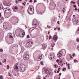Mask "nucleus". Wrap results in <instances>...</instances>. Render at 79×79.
<instances>
[{"mask_svg":"<svg viewBox=\"0 0 79 79\" xmlns=\"http://www.w3.org/2000/svg\"><path fill=\"white\" fill-rule=\"evenodd\" d=\"M22 37H23L24 36V35H25V32H24V31L22 33Z\"/></svg>","mask_w":79,"mask_h":79,"instance_id":"6ab92c4d","label":"nucleus"},{"mask_svg":"<svg viewBox=\"0 0 79 79\" xmlns=\"http://www.w3.org/2000/svg\"><path fill=\"white\" fill-rule=\"evenodd\" d=\"M35 19H34L33 21V23H32V25L34 26L35 25V27H37L39 26V22H35Z\"/></svg>","mask_w":79,"mask_h":79,"instance_id":"423d86ee","label":"nucleus"},{"mask_svg":"<svg viewBox=\"0 0 79 79\" xmlns=\"http://www.w3.org/2000/svg\"><path fill=\"white\" fill-rule=\"evenodd\" d=\"M56 61L57 62V63H59V62H60V61L58 59H57L56 60Z\"/></svg>","mask_w":79,"mask_h":79,"instance_id":"c756f323","label":"nucleus"},{"mask_svg":"<svg viewBox=\"0 0 79 79\" xmlns=\"http://www.w3.org/2000/svg\"><path fill=\"white\" fill-rule=\"evenodd\" d=\"M54 54H52L50 55L49 57L51 59H53V58H54Z\"/></svg>","mask_w":79,"mask_h":79,"instance_id":"ddd939ff","label":"nucleus"},{"mask_svg":"<svg viewBox=\"0 0 79 79\" xmlns=\"http://www.w3.org/2000/svg\"><path fill=\"white\" fill-rule=\"evenodd\" d=\"M15 2L16 3H18L19 2L18 1H15Z\"/></svg>","mask_w":79,"mask_h":79,"instance_id":"6e6d98bb","label":"nucleus"},{"mask_svg":"<svg viewBox=\"0 0 79 79\" xmlns=\"http://www.w3.org/2000/svg\"><path fill=\"white\" fill-rule=\"evenodd\" d=\"M62 55H63V51H60L58 53L57 56L58 57H59V58H60V57H61Z\"/></svg>","mask_w":79,"mask_h":79,"instance_id":"6e6552de","label":"nucleus"},{"mask_svg":"<svg viewBox=\"0 0 79 79\" xmlns=\"http://www.w3.org/2000/svg\"><path fill=\"white\" fill-rule=\"evenodd\" d=\"M12 34L11 33H8L7 35V36L10 38V39H13V36L11 35Z\"/></svg>","mask_w":79,"mask_h":79,"instance_id":"1a4fd4ad","label":"nucleus"},{"mask_svg":"<svg viewBox=\"0 0 79 79\" xmlns=\"http://www.w3.org/2000/svg\"><path fill=\"white\" fill-rule=\"evenodd\" d=\"M49 75H50V76H52V75H53V73H52V72L49 73Z\"/></svg>","mask_w":79,"mask_h":79,"instance_id":"393cba45","label":"nucleus"},{"mask_svg":"<svg viewBox=\"0 0 79 79\" xmlns=\"http://www.w3.org/2000/svg\"><path fill=\"white\" fill-rule=\"evenodd\" d=\"M55 70H56V71H54V72L55 73H56V70L55 69Z\"/></svg>","mask_w":79,"mask_h":79,"instance_id":"bf43d9fd","label":"nucleus"},{"mask_svg":"<svg viewBox=\"0 0 79 79\" xmlns=\"http://www.w3.org/2000/svg\"><path fill=\"white\" fill-rule=\"evenodd\" d=\"M34 3H36L37 2V0H34Z\"/></svg>","mask_w":79,"mask_h":79,"instance_id":"09e8293b","label":"nucleus"},{"mask_svg":"<svg viewBox=\"0 0 79 79\" xmlns=\"http://www.w3.org/2000/svg\"><path fill=\"white\" fill-rule=\"evenodd\" d=\"M8 75L10 77H11V75L10 74V73H8Z\"/></svg>","mask_w":79,"mask_h":79,"instance_id":"2f4dec72","label":"nucleus"},{"mask_svg":"<svg viewBox=\"0 0 79 79\" xmlns=\"http://www.w3.org/2000/svg\"><path fill=\"white\" fill-rule=\"evenodd\" d=\"M56 28H54V30L55 31H56Z\"/></svg>","mask_w":79,"mask_h":79,"instance_id":"0e129e2a","label":"nucleus"},{"mask_svg":"<svg viewBox=\"0 0 79 79\" xmlns=\"http://www.w3.org/2000/svg\"><path fill=\"white\" fill-rule=\"evenodd\" d=\"M60 70H58L57 72V73H60Z\"/></svg>","mask_w":79,"mask_h":79,"instance_id":"49530a36","label":"nucleus"},{"mask_svg":"<svg viewBox=\"0 0 79 79\" xmlns=\"http://www.w3.org/2000/svg\"><path fill=\"white\" fill-rule=\"evenodd\" d=\"M17 18V19L18 21H17V22L16 23H18V21L19 20V19H18V18Z\"/></svg>","mask_w":79,"mask_h":79,"instance_id":"864d4df0","label":"nucleus"},{"mask_svg":"<svg viewBox=\"0 0 79 79\" xmlns=\"http://www.w3.org/2000/svg\"><path fill=\"white\" fill-rule=\"evenodd\" d=\"M79 22V18H77L76 19V18L74 19L73 21V24H76L77 23H78Z\"/></svg>","mask_w":79,"mask_h":79,"instance_id":"39448f33","label":"nucleus"},{"mask_svg":"<svg viewBox=\"0 0 79 79\" xmlns=\"http://www.w3.org/2000/svg\"><path fill=\"white\" fill-rule=\"evenodd\" d=\"M14 9H15V10H18V7H17V6H15V7L14 8Z\"/></svg>","mask_w":79,"mask_h":79,"instance_id":"a878e982","label":"nucleus"},{"mask_svg":"<svg viewBox=\"0 0 79 79\" xmlns=\"http://www.w3.org/2000/svg\"><path fill=\"white\" fill-rule=\"evenodd\" d=\"M21 70H22V71L23 72L24 71V70H25V69H24V67L23 68V67H22L20 69Z\"/></svg>","mask_w":79,"mask_h":79,"instance_id":"f3484780","label":"nucleus"},{"mask_svg":"<svg viewBox=\"0 0 79 79\" xmlns=\"http://www.w3.org/2000/svg\"><path fill=\"white\" fill-rule=\"evenodd\" d=\"M7 68L8 69H9V68H10V67H9V65H7Z\"/></svg>","mask_w":79,"mask_h":79,"instance_id":"37998d69","label":"nucleus"},{"mask_svg":"<svg viewBox=\"0 0 79 79\" xmlns=\"http://www.w3.org/2000/svg\"><path fill=\"white\" fill-rule=\"evenodd\" d=\"M73 4H75V2H73Z\"/></svg>","mask_w":79,"mask_h":79,"instance_id":"338daca9","label":"nucleus"},{"mask_svg":"<svg viewBox=\"0 0 79 79\" xmlns=\"http://www.w3.org/2000/svg\"><path fill=\"white\" fill-rule=\"evenodd\" d=\"M78 12L79 13V9H78Z\"/></svg>","mask_w":79,"mask_h":79,"instance_id":"774afa93","label":"nucleus"},{"mask_svg":"<svg viewBox=\"0 0 79 79\" xmlns=\"http://www.w3.org/2000/svg\"><path fill=\"white\" fill-rule=\"evenodd\" d=\"M4 62H5V63H6V59H4Z\"/></svg>","mask_w":79,"mask_h":79,"instance_id":"58836bf2","label":"nucleus"},{"mask_svg":"<svg viewBox=\"0 0 79 79\" xmlns=\"http://www.w3.org/2000/svg\"><path fill=\"white\" fill-rule=\"evenodd\" d=\"M4 13H10L11 12V9L10 8L6 7L3 9Z\"/></svg>","mask_w":79,"mask_h":79,"instance_id":"f03ea898","label":"nucleus"},{"mask_svg":"<svg viewBox=\"0 0 79 79\" xmlns=\"http://www.w3.org/2000/svg\"><path fill=\"white\" fill-rule=\"evenodd\" d=\"M5 2H4V4L5 6H10V5L9 4H5Z\"/></svg>","mask_w":79,"mask_h":79,"instance_id":"dca6fc26","label":"nucleus"},{"mask_svg":"<svg viewBox=\"0 0 79 79\" xmlns=\"http://www.w3.org/2000/svg\"><path fill=\"white\" fill-rule=\"evenodd\" d=\"M43 56H44L43 55L41 54L40 55V57H39L38 59L39 61H40V60H41V59H42V58H43Z\"/></svg>","mask_w":79,"mask_h":79,"instance_id":"f8f14e48","label":"nucleus"},{"mask_svg":"<svg viewBox=\"0 0 79 79\" xmlns=\"http://www.w3.org/2000/svg\"><path fill=\"white\" fill-rule=\"evenodd\" d=\"M31 29V31H32L33 30H34V29H37L36 28H34V27H32Z\"/></svg>","mask_w":79,"mask_h":79,"instance_id":"a211bd4d","label":"nucleus"},{"mask_svg":"<svg viewBox=\"0 0 79 79\" xmlns=\"http://www.w3.org/2000/svg\"><path fill=\"white\" fill-rule=\"evenodd\" d=\"M3 17H2V15H1V13H0V19H3Z\"/></svg>","mask_w":79,"mask_h":79,"instance_id":"4be33fe9","label":"nucleus"},{"mask_svg":"<svg viewBox=\"0 0 79 79\" xmlns=\"http://www.w3.org/2000/svg\"><path fill=\"white\" fill-rule=\"evenodd\" d=\"M51 38H52V36H51V35H50L49 37V39L50 40L51 39Z\"/></svg>","mask_w":79,"mask_h":79,"instance_id":"f704fd0d","label":"nucleus"},{"mask_svg":"<svg viewBox=\"0 0 79 79\" xmlns=\"http://www.w3.org/2000/svg\"><path fill=\"white\" fill-rule=\"evenodd\" d=\"M40 64H41V65H42V66H44V63L43 61H42L40 62Z\"/></svg>","mask_w":79,"mask_h":79,"instance_id":"bb28decb","label":"nucleus"},{"mask_svg":"<svg viewBox=\"0 0 79 79\" xmlns=\"http://www.w3.org/2000/svg\"><path fill=\"white\" fill-rule=\"evenodd\" d=\"M78 10V9H77V7H75V9H74V10L75 11H77V10Z\"/></svg>","mask_w":79,"mask_h":79,"instance_id":"473e14b6","label":"nucleus"},{"mask_svg":"<svg viewBox=\"0 0 79 79\" xmlns=\"http://www.w3.org/2000/svg\"><path fill=\"white\" fill-rule=\"evenodd\" d=\"M23 58L25 60H27L29 58V55L28 54H26L23 55Z\"/></svg>","mask_w":79,"mask_h":79,"instance_id":"20e7f679","label":"nucleus"},{"mask_svg":"<svg viewBox=\"0 0 79 79\" xmlns=\"http://www.w3.org/2000/svg\"><path fill=\"white\" fill-rule=\"evenodd\" d=\"M32 41H33V40H32L28 41L27 43V46L28 47H32L33 44V42Z\"/></svg>","mask_w":79,"mask_h":79,"instance_id":"f257e3e1","label":"nucleus"},{"mask_svg":"<svg viewBox=\"0 0 79 79\" xmlns=\"http://www.w3.org/2000/svg\"><path fill=\"white\" fill-rule=\"evenodd\" d=\"M14 68L15 69H18V67L17 66H14Z\"/></svg>","mask_w":79,"mask_h":79,"instance_id":"aec40b11","label":"nucleus"},{"mask_svg":"<svg viewBox=\"0 0 79 79\" xmlns=\"http://www.w3.org/2000/svg\"><path fill=\"white\" fill-rule=\"evenodd\" d=\"M68 69H70L71 68H70V66H68Z\"/></svg>","mask_w":79,"mask_h":79,"instance_id":"ea45409f","label":"nucleus"},{"mask_svg":"<svg viewBox=\"0 0 79 79\" xmlns=\"http://www.w3.org/2000/svg\"><path fill=\"white\" fill-rule=\"evenodd\" d=\"M29 2H31V3H32V2H33L32 0H30L29 1Z\"/></svg>","mask_w":79,"mask_h":79,"instance_id":"c03bdc74","label":"nucleus"},{"mask_svg":"<svg viewBox=\"0 0 79 79\" xmlns=\"http://www.w3.org/2000/svg\"><path fill=\"white\" fill-rule=\"evenodd\" d=\"M70 58H73V57H72V56H71V55H70Z\"/></svg>","mask_w":79,"mask_h":79,"instance_id":"8fccbe9b","label":"nucleus"},{"mask_svg":"<svg viewBox=\"0 0 79 79\" xmlns=\"http://www.w3.org/2000/svg\"><path fill=\"white\" fill-rule=\"evenodd\" d=\"M0 52L1 53H2V52H3V50L2 49H0Z\"/></svg>","mask_w":79,"mask_h":79,"instance_id":"cd10ccee","label":"nucleus"},{"mask_svg":"<svg viewBox=\"0 0 79 79\" xmlns=\"http://www.w3.org/2000/svg\"><path fill=\"white\" fill-rule=\"evenodd\" d=\"M66 68H63V69H62V71H64V70H66Z\"/></svg>","mask_w":79,"mask_h":79,"instance_id":"c85d7f7f","label":"nucleus"},{"mask_svg":"<svg viewBox=\"0 0 79 79\" xmlns=\"http://www.w3.org/2000/svg\"><path fill=\"white\" fill-rule=\"evenodd\" d=\"M60 64H63V61H62V60L60 61Z\"/></svg>","mask_w":79,"mask_h":79,"instance_id":"e433bc0d","label":"nucleus"},{"mask_svg":"<svg viewBox=\"0 0 79 79\" xmlns=\"http://www.w3.org/2000/svg\"><path fill=\"white\" fill-rule=\"evenodd\" d=\"M74 63H77V62H78V61L77 60H74Z\"/></svg>","mask_w":79,"mask_h":79,"instance_id":"7c9ffc66","label":"nucleus"},{"mask_svg":"<svg viewBox=\"0 0 79 79\" xmlns=\"http://www.w3.org/2000/svg\"><path fill=\"white\" fill-rule=\"evenodd\" d=\"M59 75L60 76L61 75V73H60Z\"/></svg>","mask_w":79,"mask_h":79,"instance_id":"3c124183","label":"nucleus"},{"mask_svg":"<svg viewBox=\"0 0 79 79\" xmlns=\"http://www.w3.org/2000/svg\"><path fill=\"white\" fill-rule=\"evenodd\" d=\"M43 69L45 71L46 74H47V73H48V72H47L48 70V69L46 68L45 67H44Z\"/></svg>","mask_w":79,"mask_h":79,"instance_id":"4468645a","label":"nucleus"},{"mask_svg":"<svg viewBox=\"0 0 79 79\" xmlns=\"http://www.w3.org/2000/svg\"><path fill=\"white\" fill-rule=\"evenodd\" d=\"M23 8H24V7H23V6H22L21 7V9H23Z\"/></svg>","mask_w":79,"mask_h":79,"instance_id":"603ef678","label":"nucleus"},{"mask_svg":"<svg viewBox=\"0 0 79 79\" xmlns=\"http://www.w3.org/2000/svg\"><path fill=\"white\" fill-rule=\"evenodd\" d=\"M13 11H15V12H16V11L15 10V9H13Z\"/></svg>","mask_w":79,"mask_h":79,"instance_id":"a18cd8bd","label":"nucleus"},{"mask_svg":"<svg viewBox=\"0 0 79 79\" xmlns=\"http://www.w3.org/2000/svg\"><path fill=\"white\" fill-rule=\"evenodd\" d=\"M73 6L74 8H76V7H77V6H76V5H73Z\"/></svg>","mask_w":79,"mask_h":79,"instance_id":"79ce46f5","label":"nucleus"},{"mask_svg":"<svg viewBox=\"0 0 79 79\" xmlns=\"http://www.w3.org/2000/svg\"><path fill=\"white\" fill-rule=\"evenodd\" d=\"M57 24H60V21H57Z\"/></svg>","mask_w":79,"mask_h":79,"instance_id":"de8ad7c7","label":"nucleus"},{"mask_svg":"<svg viewBox=\"0 0 79 79\" xmlns=\"http://www.w3.org/2000/svg\"><path fill=\"white\" fill-rule=\"evenodd\" d=\"M77 41H78V42H79V39L76 40Z\"/></svg>","mask_w":79,"mask_h":79,"instance_id":"13d9d810","label":"nucleus"},{"mask_svg":"<svg viewBox=\"0 0 79 79\" xmlns=\"http://www.w3.org/2000/svg\"><path fill=\"white\" fill-rule=\"evenodd\" d=\"M53 39L54 41L57 40H58V36L56 35H55L53 37Z\"/></svg>","mask_w":79,"mask_h":79,"instance_id":"9d476101","label":"nucleus"},{"mask_svg":"<svg viewBox=\"0 0 79 79\" xmlns=\"http://www.w3.org/2000/svg\"><path fill=\"white\" fill-rule=\"evenodd\" d=\"M43 79H46V78H45V77H44Z\"/></svg>","mask_w":79,"mask_h":79,"instance_id":"69168bd1","label":"nucleus"},{"mask_svg":"<svg viewBox=\"0 0 79 79\" xmlns=\"http://www.w3.org/2000/svg\"><path fill=\"white\" fill-rule=\"evenodd\" d=\"M43 50H45L47 48V44H43L42 45Z\"/></svg>","mask_w":79,"mask_h":79,"instance_id":"9b49d317","label":"nucleus"},{"mask_svg":"<svg viewBox=\"0 0 79 79\" xmlns=\"http://www.w3.org/2000/svg\"><path fill=\"white\" fill-rule=\"evenodd\" d=\"M54 68H58V66H57L56 64H55V65H54Z\"/></svg>","mask_w":79,"mask_h":79,"instance_id":"c9c22d12","label":"nucleus"},{"mask_svg":"<svg viewBox=\"0 0 79 79\" xmlns=\"http://www.w3.org/2000/svg\"><path fill=\"white\" fill-rule=\"evenodd\" d=\"M54 45H55V44H51V46L52 47H54Z\"/></svg>","mask_w":79,"mask_h":79,"instance_id":"5701e85b","label":"nucleus"},{"mask_svg":"<svg viewBox=\"0 0 79 79\" xmlns=\"http://www.w3.org/2000/svg\"><path fill=\"white\" fill-rule=\"evenodd\" d=\"M31 5H30L28 8L27 10V12L29 14H30V15H33L34 14V11L32 10V7H31Z\"/></svg>","mask_w":79,"mask_h":79,"instance_id":"7ed1b4c3","label":"nucleus"},{"mask_svg":"<svg viewBox=\"0 0 79 79\" xmlns=\"http://www.w3.org/2000/svg\"><path fill=\"white\" fill-rule=\"evenodd\" d=\"M20 66H25L23 64H20Z\"/></svg>","mask_w":79,"mask_h":79,"instance_id":"a19ab883","label":"nucleus"},{"mask_svg":"<svg viewBox=\"0 0 79 79\" xmlns=\"http://www.w3.org/2000/svg\"><path fill=\"white\" fill-rule=\"evenodd\" d=\"M58 30H60V28H58Z\"/></svg>","mask_w":79,"mask_h":79,"instance_id":"e2e57ef3","label":"nucleus"},{"mask_svg":"<svg viewBox=\"0 0 79 79\" xmlns=\"http://www.w3.org/2000/svg\"><path fill=\"white\" fill-rule=\"evenodd\" d=\"M77 34H79V27L77 29Z\"/></svg>","mask_w":79,"mask_h":79,"instance_id":"b1692460","label":"nucleus"},{"mask_svg":"<svg viewBox=\"0 0 79 79\" xmlns=\"http://www.w3.org/2000/svg\"><path fill=\"white\" fill-rule=\"evenodd\" d=\"M8 27V24L6 22H5L3 24V27L4 29H6Z\"/></svg>","mask_w":79,"mask_h":79,"instance_id":"0eeeda50","label":"nucleus"},{"mask_svg":"<svg viewBox=\"0 0 79 79\" xmlns=\"http://www.w3.org/2000/svg\"><path fill=\"white\" fill-rule=\"evenodd\" d=\"M79 48V46H77V49H78V48Z\"/></svg>","mask_w":79,"mask_h":79,"instance_id":"680f3d73","label":"nucleus"},{"mask_svg":"<svg viewBox=\"0 0 79 79\" xmlns=\"http://www.w3.org/2000/svg\"><path fill=\"white\" fill-rule=\"evenodd\" d=\"M67 65H68V66H69V64H68Z\"/></svg>","mask_w":79,"mask_h":79,"instance_id":"052dcab7","label":"nucleus"},{"mask_svg":"<svg viewBox=\"0 0 79 79\" xmlns=\"http://www.w3.org/2000/svg\"><path fill=\"white\" fill-rule=\"evenodd\" d=\"M3 8V5L2 4H0V10H2Z\"/></svg>","mask_w":79,"mask_h":79,"instance_id":"2eb2a0df","label":"nucleus"},{"mask_svg":"<svg viewBox=\"0 0 79 79\" xmlns=\"http://www.w3.org/2000/svg\"><path fill=\"white\" fill-rule=\"evenodd\" d=\"M22 4L23 5H24V6H26V4H24V3H23Z\"/></svg>","mask_w":79,"mask_h":79,"instance_id":"5fc2aeb1","label":"nucleus"},{"mask_svg":"<svg viewBox=\"0 0 79 79\" xmlns=\"http://www.w3.org/2000/svg\"><path fill=\"white\" fill-rule=\"evenodd\" d=\"M40 14H42V13H43L44 11H43V10H41L40 12Z\"/></svg>","mask_w":79,"mask_h":79,"instance_id":"412c9836","label":"nucleus"},{"mask_svg":"<svg viewBox=\"0 0 79 79\" xmlns=\"http://www.w3.org/2000/svg\"><path fill=\"white\" fill-rule=\"evenodd\" d=\"M75 54H74L73 55V56L74 57V55H75Z\"/></svg>","mask_w":79,"mask_h":79,"instance_id":"4d7b16f0","label":"nucleus"},{"mask_svg":"<svg viewBox=\"0 0 79 79\" xmlns=\"http://www.w3.org/2000/svg\"><path fill=\"white\" fill-rule=\"evenodd\" d=\"M0 78L1 79H3V76L2 75H1L0 77Z\"/></svg>","mask_w":79,"mask_h":79,"instance_id":"4c0bfd02","label":"nucleus"},{"mask_svg":"<svg viewBox=\"0 0 79 79\" xmlns=\"http://www.w3.org/2000/svg\"><path fill=\"white\" fill-rule=\"evenodd\" d=\"M27 38H28V39L30 38V37H29V35H27Z\"/></svg>","mask_w":79,"mask_h":79,"instance_id":"72a5a7b5","label":"nucleus"}]
</instances>
